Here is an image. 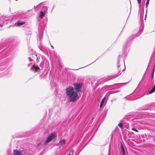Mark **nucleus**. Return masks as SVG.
<instances>
[{
  "label": "nucleus",
  "instance_id": "obj_10",
  "mask_svg": "<svg viewBox=\"0 0 155 155\" xmlns=\"http://www.w3.org/2000/svg\"><path fill=\"white\" fill-rule=\"evenodd\" d=\"M31 69L33 71H34L38 72L39 71V68L38 67L36 66V65H34L31 68Z\"/></svg>",
  "mask_w": 155,
  "mask_h": 155
},
{
  "label": "nucleus",
  "instance_id": "obj_30",
  "mask_svg": "<svg viewBox=\"0 0 155 155\" xmlns=\"http://www.w3.org/2000/svg\"><path fill=\"white\" fill-rule=\"evenodd\" d=\"M94 135H93L92 137H93L94 136Z\"/></svg>",
  "mask_w": 155,
  "mask_h": 155
},
{
  "label": "nucleus",
  "instance_id": "obj_32",
  "mask_svg": "<svg viewBox=\"0 0 155 155\" xmlns=\"http://www.w3.org/2000/svg\"><path fill=\"white\" fill-rule=\"evenodd\" d=\"M16 1H17V0H16Z\"/></svg>",
  "mask_w": 155,
  "mask_h": 155
},
{
  "label": "nucleus",
  "instance_id": "obj_23",
  "mask_svg": "<svg viewBox=\"0 0 155 155\" xmlns=\"http://www.w3.org/2000/svg\"><path fill=\"white\" fill-rule=\"evenodd\" d=\"M41 144L40 143H38V145H37V146H39L40 145H41Z\"/></svg>",
  "mask_w": 155,
  "mask_h": 155
},
{
  "label": "nucleus",
  "instance_id": "obj_17",
  "mask_svg": "<svg viewBox=\"0 0 155 155\" xmlns=\"http://www.w3.org/2000/svg\"><path fill=\"white\" fill-rule=\"evenodd\" d=\"M42 10L45 12H46L47 10V7L44 6L42 8Z\"/></svg>",
  "mask_w": 155,
  "mask_h": 155
},
{
  "label": "nucleus",
  "instance_id": "obj_1",
  "mask_svg": "<svg viewBox=\"0 0 155 155\" xmlns=\"http://www.w3.org/2000/svg\"><path fill=\"white\" fill-rule=\"evenodd\" d=\"M67 96L69 98V102H74L77 100L78 97V93L74 91V88L71 86L67 88L66 89Z\"/></svg>",
  "mask_w": 155,
  "mask_h": 155
},
{
  "label": "nucleus",
  "instance_id": "obj_2",
  "mask_svg": "<svg viewBox=\"0 0 155 155\" xmlns=\"http://www.w3.org/2000/svg\"><path fill=\"white\" fill-rule=\"evenodd\" d=\"M124 65L125 64L124 63V60L122 58V56L119 55L118 58V60L117 62V68L119 73L121 70V67Z\"/></svg>",
  "mask_w": 155,
  "mask_h": 155
},
{
  "label": "nucleus",
  "instance_id": "obj_3",
  "mask_svg": "<svg viewBox=\"0 0 155 155\" xmlns=\"http://www.w3.org/2000/svg\"><path fill=\"white\" fill-rule=\"evenodd\" d=\"M141 32L139 31V33H140L139 35H136V37L138 36L140 34H141ZM135 36H134V35H132L129 37L127 40L126 42L127 43V45L125 46L124 48V50H125V51H126L127 50H129V47L130 46V42L132 41V40L134 38Z\"/></svg>",
  "mask_w": 155,
  "mask_h": 155
},
{
  "label": "nucleus",
  "instance_id": "obj_27",
  "mask_svg": "<svg viewBox=\"0 0 155 155\" xmlns=\"http://www.w3.org/2000/svg\"><path fill=\"white\" fill-rule=\"evenodd\" d=\"M146 15H145V17H146ZM145 18H146V17H145Z\"/></svg>",
  "mask_w": 155,
  "mask_h": 155
},
{
  "label": "nucleus",
  "instance_id": "obj_4",
  "mask_svg": "<svg viewBox=\"0 0 155 155\" xmlns=\"http://www.w3.org/2000/svg\"><path fill=\"white\" fill-rule=\"evenodd\" d=\"M39 58V55L36 54H33L32 55V57H30L28 58L29 61L30 62H38L39 61V59L38 58Z\"/></svg>",
  "mask_w": 155,
  "mask_h": 155
},
{
  "label": "nucleus",
  "instance_id": "obj_16",
  "mask_svg": "<svg viewBox=\"0 0 155 155\" xmlns=\"http://www.w3.org/2000/svg\"><path fill=\"white\" fill-rule=\"evenodd\" d=\"M45 15V14L42 12H40V17L41 18H42Z\"/></svg>",
  "mask_w": 155,
  "mask_h": 155
},
{
  "label": "nucleus",
  "instance_id": "obj_19",
  "mask_svg": "<svg viewBox=\"0 0 155 155\" xmlns=\"http://www.w3.org/2000/svg\"><path fill=\"white\" fill-rule=\"evenodd\" d=\"M137 1L138 2V3L139 5V8H140L141 5V0H137Z\"/></svg>",
  "mask_w": 155,
  "mask_h": 155
},
{
  "label": "nucleus",
  "instance_id": "obj_6",
  "mask_svg": "<svg viewBox=\"0 0 155 155\" xmlns=\"http://www.w3.org/2000/svg\"><path fill=\"white\" fill-rule=\"evenodd\" d=\"M73 85L76 90V91L77 93L80 91L81 88L82 87V84L80 83H74Z\"/></svg>",
  "mask_w": 155,
  "mask_h": 155
},
{
  "label": "nucleus",
  "instance_id": "obj_14",
  "mask_svg": "<svg viewBox=\"0 0 155 155\" xmlns=\"http://www.w3.org/2000/svg\"><path fill=\"white\" fill-rule=\"evenodd\" d=\"M120 147L121 150L123 155H125V150L124 147L122 145H121Z\"/></svg>",
  "mask_w": 155,
  "mask_h": 155
},
{
  "label": "nucleus",
  "instance_id": "obj_5",
  "mask_svg": "<svg viewBox=\"0 0 155 155\" xmlns=\"http://www.w3.org/2000/svg\"><path fill=\"white\" fill-rule=\"evenodd\" d=\"M56 134L54 133H52L47 138L45 141V143H48L50 142L53 139L55 138L56 137Z\"/></svg>",
  "mask_w": 155,
  "mask_h": 155
},
{
  "label": "nucleus",
  "instance_id": "obj_28",
  "mask_svg": "<svg viewBox=\"0 0 155 155\" xmlns=\"http://www.w3.org/2000/svg\"><path fill=\"white\" fill-rule=\"evenodd\" d=\"M29 64H28V67H29Z\"/></svg>",
  "mask_w": 155,
  "mask_h": 155
},
{
  "label": "nucleus",
  "instance_id": "obj_26",
  "mask_svg": "<svg viewBox=\"0 0 155 155\" xmlns=\"http://www.w3.org/2000/svg\"><path fill=\"white\" fill-rule=\"evenodd\" d=\"M124 71V69L122 70V71Z\"/></svg>",
  "mask_w": 155,
  "mask_h": 155
},
{
  "label": "nucleus",
  "instance_id": "obj_7",
  "mask_svg": "<svg viewBox=\"0 0 155 155\" xmlns=\"http://www.w3.org/2000/svg\"><path fill=\"white\" fill-rule=\"evenodd\" d=\"M115 92H114L113 91H109L108 93H107L105 96L102 99V100L100 104V107H102L103 105V104L104 103V101L105 100V98H106V96H107V95H108V96H109V95L111 94H113L114 93H115Z\"/></svg>",
  "mask_w": 155,
  "mask_h": 155
},
{
  "label": "nucleus",
  "instance_id": "obj_22",
  "mask_svg": "<svg viewBox=\"0 0 155 155\" xmlns=\"http://www.w3.org/2000/svg\"><path fill=\"white\" fill-rule=\"evenodd\" d=\"M154 71V69L153 70V72H152V78H153V77Z\"/></svg>",
  "mask_w": 155,
  "mask_h": 155
},
{
  "label": "nucleus",
  "instance_id": "obj_29",
  "mask_svg": "<svg viewBox=\"0 0 155 155\" xmlns=\"http://www.w3.org/2000/svg\"><path fill=\"white\" fill-rule=\"evenodd\" d=\"M118 75L116 76L115 77H117Z\"/></svg>",
  "mask_w": 155,
  "mask_h": 155
},
{
  "label": "nucleus",
  "instance_id": "obj_21",
  "mask_svg": "<svg viewBox=\"0 0 155 155\" xmlns=\"http://www.w3.org/2000/svg\"><path fill=\"white\" fill-rule=\"evenodd\" d=\"M132 130L134 131L137 132H138V131L135 128H132Z\"/></svg>",
  "mask_w": 155,
  "mask_h": 155
},
{
  "label": "nucleus",
  "instance_id": "obj_13",
  "mask_svg": "<svg viewBox=\"0 0 155 155\" xmlns=\"http://www.w3.org/2000/svg\"><path fill=\"white\" fill-rule=\"evenodd\" d=\"M59 143L61 145L63 146V145H64L66 141L65 140L63 139V140H60V141Z\"/></svg>",
  "mask_w": 155,
  "mask_h": 155
},
{
  "label": "nucleus",
  "instance_id": "obj_9",
  "mask_svg": "<svg viewBox=\"0 0 155 155\" xmlns=\"http://www.w3.org/2000/svg\"><path fill=\"white\" fill-rule=\"evenodd\" d=\"M8 20V18L5 16H2L0 17V27H2L5 21H7Z\"/></svg>",
  "mask_w": 155,
  "mask_h": 155
},
{
  "label": "nucleus",
  "instance_id": "obj_15",
  "mask_svg": "<svg viewBox=\"0 0 155 155\" xmlns=\"http://www.w3.org/2000/svg\"><path fill=\"white\" fill-rule=\"evenodd\" d=\"M155 91V85L154 86L149 92L150 94H152Z\"/></svg>",
  "mask_w": 155,
  "mask_h": 155
},
{
  "label": "nucleus",
  "instance_id": "obj_18",
  "mask_svg": "<svg viewBox=\"0 0 155 155\" xmlns=\"http://www.w3.org/2000/svg\"><path fill=\"white\" fill-rule=\"evenodd\" d=\"M149 1H150V0H147V1L146 3V7L147 8V9L146 10V12H147V5H148V4L149 3Z\"/></svg>",
  "mask_w": 155,
  "mask_h": 155
},
{
  "label": "nucleus",
  "instance_id": "obj_24",
  "mask_svg": "<svg viewBox=\"0 0 155 155\" xmlns=\"http://www.w3.org/2000/svg\"><path fill=\"white\" fill-rule=\"evenodd\" d=\"M51 47H52V48L54 49V47H53V46H52V45H51Z\"/></svg>",
  "mask_w": 155,
  "mask_h": 155
},
{
  "label": "nucleus",
  "instance_id": "obj_25",
  "mask_svg": "<svg viewBox=\"0 0 155 155\" xmlns=\"http://www.w3.org/2000/svg\"><path fill=\"white\" fill-rule=\"evenodd\" d=\"M71 154H72V155L70 153V154H68V155H72L73 154V153H72V152Z\"/></svg>",
  "mask_w": 155,
  "mask_h": 155
},
{
  "label": "nucleus",
  "instance_id": "obj_31",
  "mask_svg": "<svg viewBox=\"0 0 155 155\" xmlns=\"http://www.w3.org/2000/svg\"><path fill=\"white\" fill-rule=\"evenodd\" d=\"M16 1H17V0H16Z\"/></svg>",
  "mask_w": 155,
  "mask_h": 155
},
{
  "label": "nucleus",
  "instance_id": "obj_11",
  "mask_svg": "<svg viewBox=\"0 0 155 155\" xmlns=\"http://www.w3.org/2000/svg\"><path fill=\"white\" fill-rule=\"evenodd\" d=\"M25 22L24 21L18 20L17 22L15 24V25L16 26H20L25 24Z\"/></svg>",
  "mask_w": 155,
  "mask_h": 155
},
{
  "label": "nucleus",
  "instance_id": "obj_20",
  "mask_svg": "<svg viewBox=\"0 0 155 155\" xmlns=\"http://www.w3.org/2000/svg\"><path fill=\"white\" fill-rule=\"evenodd\" d=\"M118 126L119 127L121 128H123V124L122 123H120L118 124Z\"/></svg>",
  "mask_w": 155,
  "mask_h": 155
},
{
  "label": "nucleus",
  "instance_id": "obj_8",
  "mask_svg": "<svg viewBox=\"0 0 155 155\" xmlns=\"http://www.w3.org/2000/svg\"><path fill=\"white\" fill-rule=\"evenodd\" d=\"M45 25H44L43 23H41L39 24L38 26V31L41 34V33H43V30L44 29Z\"/></svg>",
  "mask_w": 155,
  "mask_h": 155
},
{
  "label": "nucleus",
  "instance_id": "obj_12",
  "mask_svg": "<svg viewBox=\"0 0 155 155\" xmlns=\"http://www.w3.org/2000/svg\"><path fill=\"white\" fill-rule=\"evenodd\" d=\"M13 155H22L21 152L18 150H13Z\"/></svg>",
  "mask_w": 155,
  "mask_h": 155
}]
</instances>
